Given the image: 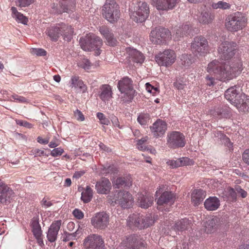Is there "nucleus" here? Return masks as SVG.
I'll list each match as a JSON object with an SVG mask.
<instances>
[{
  "label": "nucleus",
  "mask_w": 249,
  "mask_h": 249,
  "mask_svg": "<svg viewBox=\"0 0 249 249\" xmlns=\"http://www.w3.org/2000/svg\"><path fill=\"white\" fill-rule=\"evenodd\" d=\"M90 36L92 42V50L100 48L102 45V39L94 35H90Z\"/></svg>",
  "instance_id": "obj_40"
},
{
  "label": "nucleus",
  "mask_w": 249,
  "mask_h": 249,
  "mask_svg": "<svg viewBox=\"0 0 249 249\" xmlns=\"http://www.w3.org/2000/svg\"><path fill=\"white\" fill-rule=\"evenodd\" d=\"M190 26L189 24L186 23L182 25L180 28L181 29L184 36L188 34L190 31Z\"/></svg>",
  "instance_id": "obj_60"
},
{
  "label": "nucleus",
  "mask_w": 249,
  "mask_h": 249,
  "mask_svg": "<svg viewBox=\"0 0 249 249\" xmlns=\"http://www.w3.org/2000/svg\"><path fill=\"white\" fill-rule=\"evenodd\" d=\"M12 16L17 21L20 22L24 24H27L28 20V18L23 16L22 14L18 11L15 7H11Z\"/></svg>",
  "instance_id": "obj_38"
},
{
  "label": "nucleus",
  "mask_w": 249,
  "mask_h": 249,
  "mask_svg": "<svg viewBox=\"0 0 249 249\" xmlns=\"http://www.w3.org/2000/svg\"><path fill=\"white\" fill-rule=\"evenodd\" d=\"M99 31L105 37L109 45L114 46L117 44V41L108 28L105 26H102L100 27Z\"/></svg>",
  "instance_id": "obj_27"
},
{
  "label": "nucleus",
  "mask_w": 249,
  "mask_h": 249,
  "mask_svg": "<svg viewBox=\"0 0 249 249\" xmlns=\"http://www.w3.org/2000/svg\"><path fill=\"white\" fill-rule=\"evenodd\" d=\"M175 201L173 194L171 192L163 193L158 199L157 203L158 209L160 211H168L169 207L172 205Z\"/></svg>",
  "instance_id": "obj_16"
},
{
  "label": "nucleus",
  "mask_w": 249,
  "mask_h": 249,
  "mask_svg": "<svg viewBox=\"0 0 249 249\" xmlns=\"http://www.w3.org/2000/svg\"><path fill=\"white\" fill-rule=\"evenodd\" d=\"M248 100L245 94L241 92L231 104L240 112H245L248 110L247 101Z\"/></svg>",
  "instance_id": "obj_22"
},
{
  "label": "nucleus",
  "mask_w": 249,
  "mask_h": 249,
  "mask_svg": "<svg viewBox=\"0 0 249 249\" xmlns=\"http://www.w3.org/2000/svg\"><path fill=\"white\" fill-rule=\"evenodd\" d=\"M93 197V190L89 186H87L81 194V199L84 203H88Z\"/></svg>",
  "instance_id": "obj_39"
},
{
  "label": "nucleus",
  "mask_w": 249,
  "mask_h": 249,
  "mask_svg": "<svg viewBox=\"0 0 249 249\" xmlns=\"http://www.w3.org/2000/svg\"><path fill=\"white\" fill-rule=\"evenodd\" d=\"M152 4L158 10L168 11L173 9L178 0H151Z\"/></svg>",
  "instance_id": "obj_19"
},
{
  "label": "nucleus",
  "mask_w": 249,
  "mask_h": 249,
  "mask_svg": "<svg viewBox=\"0 0 249 249\" xmlns=\"http://www.w3.org/2000/svg\"><path fill=\"white\" fill-rule=\"evenodd\" d=\"M31 53L37 56H45L46 55V51L41 48H33L31 50Z\"/></svg>",
  "instance_id": "obj_51"
},
{
  "label": "nucleus",
  "mask_w": 249,
  "mask_h": 249,
  "mask_svg": "<svg viewBox=\"0 0 249 249\" xmlns=\"http://www.w3.org/2000/svg\"><path fill=\"white\" fill-rule=\"evenodd\" d=\"M198 11L200 13L198 17L199 22L203 24H209L212 22L214 16L206 8L205 6H201Z\"/></svg>",
  "instance_id": "obj_25"
},
{
  "label": "nucleus",
  "mask_w": 249,
  "mask_h": 249,
  "mask_svg": "<svg viewBox=\"0 0 249 249\" xmlns=\"http://www.w3.org/2000/svg\"><path fill=\"white\" fill-rule=\"evenodd\" d=\"M85 249H104V240L97 234H90L83 241Z\"/></svg>",
  "instance_id": "obj_14"
},
{
  "label": "nucleus",
  "mask_w": 249,
  "mask_h": 249,
  "mask_svg": "<svg viewBox=\"0 0 249 249\" xmlns=\"http://www.w3.org/2000/svg\"><path fill=\"white\" fill-rule=\"evenodd\" d=\"M80 44L83 50L86 51H91L92 50V46L90 35L85 37L81 38L80 39Z\"/></svg>",
  "instance_id": "obj_37"
},
{
  "label": "nucleus",
  "mask_w": 249,
  "mask_h": 249,
  "mask_svg": "<svg viewBox=\"0 0 249 249\" xmlns=\"http://www.w3.org/2000/svg\"><path fill=\"white\" fill-rule=\"evenodd\" d=\"M32 153L35 157H41L46 156L44 150L39 149H35L32 150Z\"/></svg>",
  "instance_id": "obj_57"
},
{
  "label": "nucleus",
  "mask_w": 249,
  "mask_h": 249,
  "mask_svg": "<svg viewBox=\"0 0 249 249\" xmlns=\"http://www.w3.org/2000/svg\"><path fill=\"white\" fill-rule=\"evenodd\" d=\"M78 66L85 70H88L90 68L91 65L88 59L84 58L78 63Z\"/></svg>",
  "instance_id": "obj_46"
},
{
  "label": "nucleus",
  "mask_w": 249,
  "mask_h": 249,
  "mask_svg": "<svg viewBox=\"0 0 249 249\" xmlns=\"http://www.w3.org/2000/svg\"><path fill=\"white\" fill-rule=\"evenodd\" d=\"M220 219L217 217L208 219L204 224V231L207 233H213L220 227Z\"/></svg>",
  "instance_id": "obj_24"
},
{
  "label": "nucleus",
  "mask_w": 249,
  "mask_h": 249,
  "mask_svg": "<svg viewBox=\"0 0 249 249\" xmlns=\"http://www.w3.org/2000/svg\"><path fill=\"white\" fill-rule=\"evenodd\" d=\"M176 57V53L173 50L167 49L160 52L155 56V60L159 65L168 67L175 62Z\"/></svg>",
  "instance_id": "obj_13"
},
{
  "label": "nucleus",
  "mask_w": 249,
  "mask_h": 249,
  "mask_svg": "<svg viewBox=\"0 0 249 249\" xmlns=\"http://www.w3.org/2000/svg\"><path fill=\"white\" fill-rule=\"evenodd\" d=\"M167 128V125L165 121L158 119L150 126V130L153 136L158 138L162 137L164 134Z\"/></svg>",
  "instance_id": "obj_18"
},
{
  "label": "nucleus",
  "mask_w": 249,
  "mask_h": 249,
  "mask_svg": "<svg viewBox=\"0 0 249 249\" xmlns=\"http://www.w3.org/2000/svg\"><path fill=\"white\" fill-rule=\"evenodd\" d=\"M220 205L219 199L216 196H210L204 202V207L208 211H213L217 210Z\"/></svg>",
  "instance_id": "obj_30"
},
{
  "label": "nucleus",
  "mask_w": 249,
  "mask_h": 249,
  "mask_svg": "<svg viewBox=\"0 0 249 249\" xmlns=\"http://www.w3.org/2000/svg\"><path fill=\"white\" fill-rule=\"evenodd\" d=\"M72 213L74 217L78 219H81L84 217L83 213L80 210L78 209H75L73 210Z\"/></svg>",
  "instance_id": "obj_61"
},
{
  "label": "nucleus",
  "mask_w": 249,
  "mask_h": 249,
  "mask_svg": "<svg viewBox=\"0 0 249 249\" xmlns=\"http://www.w3.org/2000/svg\"><path fill=\"white\" fill-rule=\"evenodd\" d=\"M178 162H177V159L176 160H169L166 162L168 165L170 166L172 168H178Z\"/></svg>",
  "instance_id": "obj_64"
},
{
  "label": "nucleus",
  "mask_w": 249,
  "mask_h": 249,
  "mask_svg": "<svg viewBox=\"0 0 249 249\" xmlns=\"http://www.w3.org/2000/svg\"><path fill=\"white\" fill-rule=\"evenodd\" d=\"M240 93L239 87H237V86H235L229 88L225 91V97L227 100L232 104L233 101H234V99H235Z\"/></svg>",
  "instance_id": "obj_33"
},
{
  "label": "nucleus",
  "mask_w": 249,
  "mask_h": 249,
  "mask_svg": "<svg viewBox=\"0 0 249 249\" xmlns=\"http://www.w3.org/2000/svg\"><path fill=\"white\" fill-rule=\"evenodd\" d=\"M191 57L190 56H188L187 55H184L182 56L181 60L182 62V65L184 66H189L191 64H192V62L191 59Z\"/></svg>",
  "instance_id": "obj_55"
},
{
  "label": "nucleus",
  "mask_w": 249,
  "mask_h": 249,
  "mask_svg": "<svg viewBox=\"0 0 249 249\" xmlns=\"http://www.w3.org/2000/svg\"><path fill=\"white\" fill-rule=\"evenodd\" d=\"M190 162L191 160L190 159L186 157H183L177 159L178 167L189 165L191 164Z\"/></svg>",
  "instance_id": "obj_48"
},
{
  "label": "nucleus",
  "mask_w": 249,
  "mask_h": 249,
  "mask_svg": "<svg viewBox=\"0 0 249 249\" xmlns=\"http://www.w3.org/2000/svg\"><path fill=\"white\" fill-rule=\"evenodd\" d=\"M34 2V0H18L17 5L19 7H26Z\"/></svg>",
  "instance_id": "obj_52"
},
{
  "label": "nucleus",
  "mask_w": 249,
  "mask_h": 249,
  "mask_svg": "<svg viewBox=\"0 0 249 249\" xmlns=\"http://www.w3.org/2000/svg\"><path fill=\"white\" fill-rule=\"evenodd\" d=\"M103 16L110 22L116 21L120 16L119 5L114 0H107L102 7Z\"/></svg>",
  "instance_id": "obj_6"
},
{
  "label": "nucleus",
  "mask_w": 249,
  "mask_h": 249,
  "mask_svg": "<svg viewBox=\"0 0 249 249\" xmlns=\"http://www.w3.org/2000/svg\"><path fill=\"white\" fill-rule=\"evenodd\" d=\"M111 189V184L109 179L103 178L97 181L95 184V189L97 193L100 194L107 195L109 193Z\"/></svg>",
  "instance_id": "obj_23"
},
{
  "label": "nucleus",
  "mask_w": 249,
  "mask_h": 249,
  "mask_svg": "<svg viewBox=\"0 0 249 249\" xmlns=\"http://www.w3.org/2000/svg\"><path fill=\"white\" fill-rule=\"evenodd\" d=\"M242 70V65L240 61L224 64L215 59L209 63L207 67L208 72L214 73L221 80H229L235 77Z\"/></svg>",
  "instance_id": "obj_1"
},
{
  "label": "nucleus",
  "mask_w": 249,
  "mask_h": 249,
  "mask_svg": "<svg viewBox=\"0 0 249 249\" xmlns=\"http://www.w3.org/2000/svg\"><path fill=\"white\" fill-rule=\"evenodd\" d=\"M64 151L63 149L61 147H58L56 148L53 149L51 152V155L53 157H55L57 156H61L63 153Z\"/></svg>",
  "instance_id": "obj_53"
},
{
  "label": "nucleus",
  "mask_w": 249,
  "mask_h": 249,
  "mask_svg": "<svg viewBox=\"0 0 249 249\" xmlns=\"http://www.w3.org/2000/svg\"><path fill=\"white\" fill-rule=\"evenodd\" d=\"M77 92L84 93L87 90V87L82 80H80L74 87Z\"/></svg>",
  "instance_id": "obj_45"
},
{
  "label": "nucleus",
  "mask_w": 249,
  "mask_h": 249,
  "mask_svg": "<svg viewBox=\"0 0 249 249\" xmlns=\"http://www.w3.org/2000/svg\"><path fill=\"white\" fill-rule=\"evenodd\" d=\"M247 24L246 16L240 12L229 15L226 19L225 26L231 32H236L242 30Z\"/></svg>",
  "instance_id": "obj_4"
},
{
  "label": "nucleus",
  "mask_w": 249,
  "mask_h": 249,
  "mask_svg": "<svg viewBox=\"0 0 249 249\" xmlns=\"http://www.w3.org/2000/svg\"><path fill=\"white\" fill-rule=\"evenodd\" d=\"M12 98L18 102L19 103H26L27 102V99L25 97L21 96L18 95L17 94L13 95Z\"/></svg>",
  "instance_id": "obj_58"
},
{
  "label": "nucleus",
  "mask_w": 249,
  "mask_h": 249,
  "mask_svg": "<svg viewBox=\"0 0 249 249\" xmlns=\"http://www.w3.org/2000/svg\"><path fill=\"white\" fill-rule=\"evenodd\" d=\"M236 52V44L233 42L224 41L218 48L219 56L222 60L230 59L235 55Z\"/></svg>",
  "instance_id": "obj_9"
},
{
  "label": "nucleus",
  "mask_w": 249,
  "mask_h": 249,
  "mask_svg": "<svg viewBox=\"0 0 249 249\" xmlns=\"http://www.w3.org/2000/svg\"><path fill=\"white\" fill-rule=\"evenodd\" d=\"M191 50L197 57L204 55L208 51L207 39L201 36L195 37L191 43Z\"/></svg>",
  "instance_id": "obj_11"
},
{
  "label": "nucleus",
  "mask_w": 249,
  "mask_h": 249,
  "mask_svg": "<svg viewBox=\"0 0 249 249\" xmlns=\"http://www.w3.org/2000/svg\"><path fill=\"white\" fill-rule=\"evenodd\" d=\"M243 161L249 166V149H246L242 154Z\"/></svg>",
  "instance_id": "obj_59"
},
{
  "label": "nucleus",
  "mask_w": 249,
  "mask_h": 249,
  "mask_svg": "<svg viewBox=\"0 0 249 249\" xmlns=\"http://www.w3.org/2000/svg\"><path fill=\"white\" fill-rule=\"evenodd\" d=\"M155 221V218L151 214L144 215L141 213H133L129 215L127 222L128 226L131 228L142 229L152 225Z\"/></svg>",
  "instance_id": "obj_5"
},
{
  "label": "nucleus",
  "mask_w": 249,
  "mask_h": 249,
  "mask_svg": "<svg viewBox=\"0 0 249 249\" xmlns=\"http://www.w3.org/2000/svg\"><path fill=\"white\" fill-rule=\"evenodd\" d=\"M206 195V192L203 190H194L191 195V200L194 205H199L205 198Z\"/></svg>",
  "instance_id": "obj_28"
},
{
  "label": "nucleus",
  "mask_w": 249,
  "mask_h": 249,
  "mask_svg": "<svg viewBox=\"0 0 249 249\" xmlns=\"http://www.w3.org/2000/svg\"><path fill=\"white\" fill-rule=\"evenodd\" d=\"M192 225L191 221L183 218L177 221L173 227L176 232H182L191 228Z\"/></svg>",
  "instance_id": "obj_29"
},
{
  "label": "nucleus",
  "mask_w": 249,
  "mask_h": 249,
  "mask_svg": "<svg viewBox=\"0 0 249 249\" xmlns=\"http://www.w3.org/2000/svg\"><path fill=\"white\" fill-rule=\"evenodd\" d=\"M31 226L32 232L35 237L42 236V231L38 219L33 218L31 223Z\"/></svg>",
  "instance_id": "obj_36"
},
{
  "label": "nucleus",
  "mask_w": 249,
  "mask_h": 249,
  "mask_svg": "<svg viewBox=\"0 0 249 249\" xmlns=\"http://www.w3.org/2000/svg\"><path fill=\"white\" fill-rule=\"evenodd\" d=\"M60 30L61 25H60V23L57 24L48 30V35L52 40L56 41L60 37V35H62L60 32Z\"/></svg>",
  "instance_id": "obj_35"
},
{
  "label": "nucleus",
  "mask_w": 249,
  "mask_h": 249,
  "mask_svg": "<svg viewBox=\"0 0 249 249\" xmlns=\"http://www.w3.org/2000/svg\"><path fill=\"white\" fill-rule=\"evenodd\" d=\"M126 180L125 178H118L113 182L114 186L117 188H119L123 186H125L126 185Z\"/></svg>",
  "instance_id": "obj_43"
},
{
  "label": "nucleus",
  "mask_w": 249,
  "mask_h": 249,
  "mask_svg": "<svg viewBox=\"0 0 249 249\" xmlns=\"http://www.w3.org/2000/svg\"><path fill=\"white\" fill-rule=\"evenodd\" d=\"M76 239V232L70 233L67 231H65L62 236V240L63 242H67L70 240Z\"/></svg>",
  "instance_id": "obj_42"
},
{
  "label": "nucleus",
  "mask_w": 249,
  "mask_h": 249,
  "mask_svg": "<svg viewBox=\"0 0 249 249\" xmlns=\"http://www.w3.org/2000/svg\"><path fill=\"white\" fill-rule=\"evenodd\" d=\"M75 4V0H62L60 4L61 8L60 9H55V5L53 4L52 7V9H53L52 12L58 14L64 12L69 13L74 9Z\"/></svg>",
  "instance_id": "obj_20"
},
{
  "label": "nucleus",
  "mask_w": 249,
  "mask_h": 249,
  "mask_svg": "<svg viewBox=\"0 0 249 249\" xmlns=\"http://www.w3.org/2000/svg\"><path fill=\"white\" fill-rule=\"evenodd\" d=\"M153 202V197L149 195H143L139 194L138 196V204L141 208L147 209L151 206Z\"/></svg>",
  "instance_id": "obj_31"
},
{
  "label": "nucleus",
  "mask_w": 249,
  "mask_h": 249,
  "mask_svg": "<svg viewBox=\"0 0 249 249\" xmlns=\"http://www.w3.org/2000/svg\"><path fill=\"white\" fill-rule=\"evenodd\" d=\"M0 202L7 205L9 204L14 196L13 191L2 181L0 180Z\"/></svg>",
  "instance_id": "obj_17"
},
{
  "label": "nucleus",
  "mask_w": 249,
  "mask_h": 249,
  "mask_svg": "<svg viewBox=\"0 0 249 249\" xmlns=\"http://www.w3.org/2000/svg\"><path fill=\"white\" fill-rule=\"evenodd\" d=\"M97 117L100 120L102 124L108 125L110 123L109 120L105 117L104 114L101 112H98L97 114Z\"/></svg>",
  "instance_id": "obj_49"
},
{
  "label": "nucleus",
  "mask_w": 249,
  "mask_h": 249,
  "mask_svg": "<svg viewBox=\"0 0 249 249\" xmlns=\"http://www.w3.org/2000/svg\"><path fill=\"white\" fill-rule=\"evenodd\" d=\"M61 224V220L54 221L52 223L47 233V237L49 242L52 243L56 240Z\"/></svg>",
  "instance_id": "obj_21"
},
{
  "label": "nucleus",
  "mask_w": 249,
  "mask_h": 249,
  "mask_svg": "<svg viewBox=\"0 0 249 249\" xmlns=\"http://www.w3.org/2000/svg\"><path fill=\"white\" fill-rule=\"evenodd\" d=\"M147 244L140 236L132 234L124 239L121 243V249H145Z\"/></svg>",
  "instance_id": "obj_7"
},
{
  "label": "nucleus",
  "mask_w": 249,
  "mask_h": 249,
  "mask_svg": "<svg viewBox=\"0 0 249 249\" xmlns=\"http://www.w3.org/2000/svg\"><path fill=\"white\" fill-rule=\"evenodd\" d=\"M127 53L128 54L129 61L142 64L144 59L143 55L138 50L133 48H127Z\"/></svg>",
  "instance_id": "obj_26"
},
{
  "label": "nucleus",
  "mask_w": 249,
  "mask_h": 249,
  "mask_svg": "<svg viewBox=\"0 0 249 249\" xmlns=\"http://www.w3.org/2000/svg\"><path fill=\"white\" fill-rule=\"evenodd\" d=\"M206 82L207 85L209 86H213L216 83L215 79L210 76H208L206 77Z\"/></svg>",
  "instance_id": "obj_62"
},
{
  "label": "nucleus",
  "mask_w": 249,
  "mask_h": 249,
  "mask_svg": "<svg viewBox=\"0 0 249 249\" xmlns=\"http://www.w3.org/2000/svg\"><path fill=\"white\" fill-rule=\"evenodd\" d=\"M213 9H221L223 10L229 9L231 8V5L226 2L219 1L216 3H213L212 5Z\"/></svg>",
  "instance_id": "obj_41"
},
{
  "label": "nucleus",
  "mask_w": 249,
  "mask_h": 249,
  "mask_svg": "<svg viewBox=\"0 0 249 249\" xmlns=\"http://www.w3.org/2000/svg\"><path fill=\"white\" fill-rule=\"evenodd\" d=\"M216 113L221 117L227 118L229 116V109L226 107L225 108H218L216 110Z\"/></svg>",
  "instance_id": "obj_47"
},
{
  "label": "nucleus",
  "mask_w": 249,
  "mask_h": 249,
  "mask_svg": "<svg viewBox=\"0 0 249 249\" xmlns=\"http://www.w3.org/2000/svg\"><path fill=\"white\" fill-rule=\"evenodd\" d=\"M149 14V8L148 4L145 2H139L138 6L134 8V11L131 12L130 17L136 22H142L148 18Z\"/></svg>",
  "instance_id": "obj_8"
},
{
  "label": "nucleus",
  "mask_w": 249,
  "mask_h": 249,
  "mask_svg": "<svg viewBox=\"0 0 249 249\" xmlns=\"http://www.w3.org/2000/svg\"><path fill=\"white\" fill-rule=\"evenodd\" d=\"M117 87L121 95L119 98L123 103L129 102L133 98L136 92L134 89L133 81L128 77H124L118 83Z\"/></svg>",
  "instance_id": "obj_2"
},
{
  "label": "nucleus",
  "mask_w": 249,
  "mask_h": 249,
  "mask_svg": "<svg viewBox=\"0 0 249 249\" xmlns=\"http://www.w3.org/2000/svg\"><path fill=\"white\" fill-rule=\"evenodd\" d=\"M108 203L114 206L119 204L124 209L130 207L133 203L132 195L128 192L114 191L112 195L107 196Z\"/></svg>",
  "instance_id": "obj_3"
},
{
  "label": "nucleus",
  "mask_w": 249,
  "mask_h": 249,
  "mask_svg": "<svg viewBox=\"0 0 249 249\" xmlns=\"http://www.w3.org/2000/svg\"><path fill=\"white\" fill-rule=\"evenodd\" d=\"M112 92L111 87L108 85H103L100 88L99 97L104 102L108 101L112 98Z\"/></svg>",
  "instance_id": "obj_32"
},
{
  "label": "nucleus",
  "mask_w": 249,
  "mask_h": 249,
  "mask_svg": "<svg viewBox=\"0 0 249 249\" xmlns=\"http://www.w3.org/2000/svg\"><path fill=\"white\" fill-rule=\"evenodd\" d=\"M109 216L104 212L96 213L91 219L92 225L96 229H105L109 223Z\"/></svg>",
  "instance_id": "obj_15"
},
{
  "label": "nucleus",
  "mask_w": 249,
  "mask_h": 249,
  "mask_svg": "<svg viewBox=\"0 0 249 249\" xmlns=\"http://www.w3.org/2000/svg\"><path fill=\"white\" fill-rule=\"evenodd\" d=\"M235 190L237 193L240 195L242 197L245 198L247 196V192L242 189L240 186L236 187Z\"/></svg>",
  "instance_id": "obj_63"
},
{
  "label": "nucleus",
  "mask_w": 249,
  "mask_h": 249,
  "mask_svg": "<svg viewBox=\"0 0 249 249\" xmlns=\"http://www.w3.org/2000/svg\"><path fill=\"white\" fill-rule=\"evenodd\" d=\"M74 115L76 120L79 121H83L85 120L84 115L82 112L78 109H76L74 112Z\"/></svg>",
  "instance_id": "obj_56"
},
{
  "label": "nucleus",
  "mask_w": 249,
  "mask_h": 249,
  "mask_svg": "<svg viewBox=\"0 0 249 249\" xmlns=\"http://www.w3.org/2000/svg\"><path fill=\"white\" fill-rule=\"evenodd\" d=\"M174 31L175 33H174L172 36L174 40H178L181 37L184 36L180 27L175 30Z\"/></svg>",
  "instance_id": "obj_50"
},
{
  "label": "nucleus",
  "mask_w": 249,
  "mask_h": 249,
  "mask_svg": "<svg viewBox=\"0 0 249 249\" xmlns=\"http://www.w3.org/2000/svg\"><path fill=\"white\" fill-rule=\"evenodd\" d=\"M186 143L185 136L179 131H172L167 134V144L171 148L183 147Z\"/></svg>",
  "instance_id": "obj_12"
},
{
  "label": "nucleus",
  "mask_w": 249,
  "mask_h": 249,
  "mask_svg": "<svg viewBox=\"0 0 249 249\" xmlns=\"http://www.w3.org/2000/svg\"><path fill=\"white\" fill-rule=\"evenodd\" d=\"M60 25H61L60 32L62 34L60 36H63L64 39L66 41H71L73 33V30L71 27L64 23H60Z\"/></svg>",
  "instance_id": "obj_34"
},
{
  "label": "nucleus",
  "mask_w": 249,
  "mask_h": 249,
  "mask_svg": "<svg viewBox=\"0 0 249 249\" xmlns=\"http://www.w3.org/2000/svg\"><path fill=\"white\" fill-rule=\"evenodd\" d=\"M149 120V116L147 114H141L138 116L137 118L138 122L141 125H146Z\"/></svg>",
  "instance_id": "obj_44"
},
{
  "label": "nucleus",
  "mask_w": 249,
  "mask_h": 249,
  "mask_svg": "<svg viewBox=\"0 0 249 249\" xmlns=\"http://www.w3.org/2000/svg\"><path fill=\"white\" fill-rule=\"evenodd\" d=\"M16 124L20 126H23L28 128H31L33 127V125L26 121L21 120H16Z\"/></svg>",
  "instance_id": "obj_54"
},
{
  "label": "nucleus",
  "mask_w": 249,
  "mask_h": 249,
  "mask_svg": "<svg viewBox=\"0 0 249 249\" xmlns=\"http://www.w3.org/2000/svg\"><path fill=\"white\" fill-rule=\"evenodd\" d=\"M171 38L170 32L166 28L160 27H156L151 31L150 39L155 44H160Z\"/></svg>",
  "instance_id": "obj_10"
}]
</instances>
